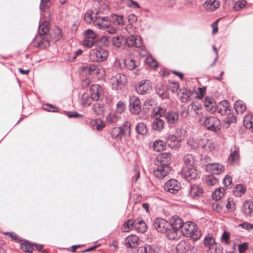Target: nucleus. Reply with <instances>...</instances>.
I'll return each mask as SVG.
<instances>
[{
	"mask_svg": "<svg viewBox=\"0 0 253 253\" xmlns=\"http://www.w3.org/2000/svg\"><path fill=\"white\" fill-rule=\"evenodd\" d=\"M180 234L187 238H190L193 241H197L202 236L197 225L192 221L186 222L183 224Z\"/></svg>",
	"mask_w": 253,
	"mask_h": 253,
	"instance_id": "7ed1b4c3",
	"label": "nucleus"
},
{
	"mask_svg": "<svg viewBox=\"0 0 253 253\" xmlns=\"http://www.w3.org/2000/svg\"><path fill=\"white\" fill-rule=\"evenodd\" d=\"M153 149L156 152H161L165 149L166 143L162 140H156L153 143Z\"/></svg>",
	"mask_w": 253,
	"mask_h": 253,
	"instance_id": "a19ab883",
	"label": "nucleus"
},
{
	"mask_svg": "<svg viewBox=\"0 0 253 253\" xmlns=\"http://www.w3.org/2000/svg\"><path fill=\"white\" fill-rule=\"evenodd\" d=\"M225 189L223 188H217L212 194V199L215 201L219 200L224 195Z\"/></svg>",
	"mask_w": 253,
	"mask_h": 253,
	"instance_id": "49530a36",
	"label": "nucleus"
},
{
	"mask_svg": "<svg viewBox=\"0 0 253 253\" xmlns=\"http://www.w3.org/2000/svg\"><path fill=\"white\" fill-rule=\"evenodd\" d=\"M215 111L221 115H225L228 112H230L229 109V103L226 100L220 102L213 111Z\"/></svg>",
	"mask_w": 253,
	"mask_h": 253,
	"instance_id": "393cba45",
	"label": "nucleus"
},
{
	"mask_svg": "<svg viewBox=\"0 0 253 253\" xmlns=\"http://www.w3.org/2000/svg\"><path fill=\"white\" fill-rule=\"evenodd\" d=\"M204 244L205 246L209 249L217 244L215 243V240L213 238L212 236L210 234H207L205 237Z\"/></svg>",
	"mask_w": 253,
	"mask_h": 253,
	"instance_id": "e433bc0d",
	"label": "nucleus"
},
{
	"mask_svg": "<svg viewBox=\"0 0 253 253\" xmlns=\"http://www.w3.org/2000/svg\"><path fill=\"white\" fill-rule=\"evenodd\" d=\"M180 139L175 135H170L167 139L166 143L171 149H177L180 147Z\"/></svg>",
	"mask_w": 253,
	"mask_h": 253,
	"instance_id": "412c9836",
	"label": "nucleus"
},
{
	"mask_svg": "<svg viewBox=\"0 0 253 253\" xmlns=\"http://www.w3.org/2000/svg\"><path fill=\"white\" fill-rule=\"evenodd\" d=\"M93 101V99L91 98L89 94L84 93L81 97V103L85 107H88Z\"/></svg>",
	"mask_w": 253,
	"mask_h": 253,
	"instance_id": "c9c22d12",
	"label": "nucleus"
},
{
	"mask_svg": "<svg viewBox=\"0 0 253 253\" xmlns=\"http://www.w3.org/2000/svg\"><path fill=\"white\" fill-rule=\"evenodd\" d=\"M204 124L208 130L214 132L220 130L221 127L220 120L214 116L206 117Z\"/></svg>",
	"mask_w": 253,
	"mask_h": 253,
	"instance_id": "0eeeda50",
	"label": "nucleus"
},
{
	"mask_svg": "<svg viewBox=\"0 0 253 253\" xmlns=\"http://www.w3.org/2000/svg\"><path fill=\"white\" fill-rule=\"evenodd\" d=\"M165 118L169 125H174L178 122L179 116L176 112L170 111L166 114Z\"/></svg>",
	"mask_w": 253,
	"mask_h": 253,
	"instance_id": "c85d7f7f",
	"label": "nucleus"
},
{
	"mask_svg": "<svg viewBox=\"0 0 253 253\" xmlns=\"http://www.w3.org/2000/svg\"><path fill=\"white\" fill-rule=\"evenodd\" d=\"M203 192L201 187L197 185H192L189 191V196L193 199H197L202 196Z\"/></svg>",
	"mask_w": 253,
	"mask_h": 253,
	"instance_id": "aec40b11",
	"label": "nucleus"
},
{
	"mask_svg": "<svg viewBox=\"0 0 253 253\" xmlns=\"http://www.w3.org/2000/svg\"><path fill=\"white\" fill-rule=\"evenodd\" d=\"M139 238L134 235L127 236L125 239V243L126 247L134 248L138 245Z\"/></svg>",
	"mask_w": 253,
	"mask_h": 253,
	"instance_id": "a878e982",
	"label": "nucleus"
},
{
	"mask_svg": "<svg viewBox=\"0 0 253 253\" xmlns=\"http://www.w3.org/2000/svg\"><path fill=\"white\" fill-rule=\"evenodd\" d=\"M159 249L155 245L146 244L139 247L136 253H158Z\"/></svg>",
	"mask_w": 253,
	"mask_h": 253,
	"instance_id": "4be33fe9",
	"label": "nucleus"
},
{
	"mask_svg": "<svg viewBox=\"0 0 253 253\" xmlns=\"http://www.w3.org/2000/svg\"><path fill=\"white\" fill-rule=\"evenodd\" d=\"M151 88V86L150 84V81L146 80L144 82L143 81L141 82L136 87V89L139 94L143 95L147 93Z\"/></svg>",
	"mask_w": 253,
	"mask_h": 253,
	"instance_id": "5701e85b",
	"label": "nucleus"
},
{
	"mask_svg": "<svg viewBox=\"0 0 253 253\" xmlns=\"http://www.w3.org/2000/svg\"><path fill=\"white\" fill-rule=\"evenodd\" d=\"M49 30L48 22L41 20L38 29L39 35H36L33 41L35 46L44 48L49 45L50 40V34L48 33Z\"/></svg>",
	"mask_w": 253,
	"mask_h": 253,
	"instance_id": "f257e3e1",
	"label": "nucleus"
},
{
	"mask_svg": "<svg viewBox=\"0 0 253 253\" xmlns=\"http://www.w3.org/2000/svg\"><path fill=\"white\" fill-rule=\"evenodd\" d=\"M54 35L53 37L50 35L49 39L50 40V42H54L59 40L62 37V30L59 27H56L54 30Z\"/></svg>",
	"mask_w": 253,
	"mask_h": 253,
	"instance_id": "79ce46f5",
	"label": "nucleus"
},
{
	"mask_svg": "<svg viewBox=\"0 0 253 253\" xmlns=\"http://www.w3.org/2000/svg\"><path fill=\"white\" fill-rule=\"evenodd\" d=\"M171 162V155L169 153H162L156 158V164L169 166Z\"/></svg>",
	"mask_w": 253,
	"mask_h": 253,
	"instance_id": "6ab92c4d",
	"label": "nucleus"
},
{
	"mask_svg": "<svg viewBox=\"0 0 253 253\" xmlns=\"http://www.w3.org/2000/svg\"><path fill=\"white\" fill-rule=\"evenodd\" d=\"M49 0H41L40 8L42 11H45L49 8Z\"/></svg>",
	"mask_w": 253,
	"mask_h": 253,
	"instance_id": "69168bd1",
	"label": "nucleus"
},
{
	"mask_svg": "<svg viewBox=\"0 0 253 253\" xmlns=\"http://www.w3.org/2000/svg\"><path fill=\"white\" fill-rule=\"evenodd\" d=\"M118 114L116 113V114L113 113L109 114L106 118L107 121L110 123H117L121 118L120 114Z\"/></svg>",
	"mask_w": 253,
	"mask_h": 253,
	"instance_id": "3c124183",
	"label": "nucleus"
},
{
	"mask_svg": "<svg viewBox=\"0 0 253 253\" xmlns=\"http://www.w3.org/2000/svg\"><path fill=\"white\" fill-rule=\"evenodd\" d=\"M164 121L160 118H156L152 124V129L158 131L162 130L164 126Z\"/></svg>",
	"mask_w": 253,
	"mask_h": 253,
	"instance_id": "2f4dec72",
	"label": "nucleus"
},
{
	"mask_svg": "<svg viewBox=\"0 0 253 253\" xmlns=\"http://www.w3.org/2000/svg\"><path fill=\"white\" fill-rule=\"evenodd\" d=\"M136 132L140 135H144L148 132L146 125L144 123H139L135 127Z\"/></svg>",
	"mask_w": 253,
	"mask_h": 253,
	"instance_id": "37998d69",
	"label": "nucleus"
},
{
	"mask_svg": "<svg viewBox=\"0 0 253 253\" xmlns=\"http://www.w3.org/2000/svg\"><path fill=\"white\" fill-rule=\"evenodd\" d=\"M234 109L237 113L242 114L246 109V106L241 100L236 101L234 103Z\"/></svg>",
	"mask_w": 253,
	"mask_h": 253,
	"instance_id": "c03bdc74",
	"label": "nucleus"
},
{
	"mask_svg": "<svg viewBox=\"0 0 253 253\" xmlns=\"http://www.w3.org/2000/svg\"><path fill=\"white\" fill-rule=\"evenodd\" d=\"M183 161L186 165L185 167H193L195 159L194 157L191 154H187L183 157Z\"/></svg>",
	"mask_w": 253,
	"mask_h": 253,
	"instance_id": "8fccbe9b",
	"label": "nucleus"
},
{
	"mask_svg": "<svg viewBox=\"0 0 253 253\" xmlns=\"http://www.w3.org/2000/svg\"><path fill=\"white\" fill-rule=\"evenodd\" d=\"M98 3L99 8L98 9H95V20L94 21V25L99 29H105L109 26V22L106 17L100 16L99 14L109 10L108 2L106 0H101L98 1Z\"/></svg>",
	"mask_w": 253,
	"mask_h": 253,
	"instance_id": "f03ea898",
	"label": "nucleus"
},
{
	"mask_svg": "<svg viewBox=\"0 0 253 253\" xmlns=\"http://www.w3.org/2000/svg\"><path fill=\"white\" fill-rule=\"evenodd\" d=\"M88 93L90 95L91 98L93 99V101H99L101 100L103 92L100 85L94 84L90 87Z\"/></svg>",
	"mask_w": 253,
	"mask_h": 253,
	"instance_id": "4468645a",
	"label": "nucleus"
},
{
	"mask_svg": "<svg viewBox=\"0 0 253 253\" xmlns=\"http://www.w3.org/2000/svg\"><path fill=\"white\" fill-rule=\"evenodd\" d=\"M247 4V1L244 0H240L237 1L234 5L233 8L235 11H239L243 8Z\"/></svg>",
	"mask_w": 253,
	"mask_h": 253,
	"instance_id": "13d9d810",
	"label": "nucleus"
},
{
	"mask_svg": "<svg viewBox=\"0 0 253 253\" xmlns=\"http://www.w3.org/2000/svg\"><path fill=\"white\" fill-rule=\"evenodd\" d=\"M170 227L168 234L169 240H176L180 236V231L183 223L182 219L178 216H173L169 220Z\"/></svg>",
	"mask_w": 253,
	"mask_h": 253,
	"instance_id": "20e7f679",
	"label": "nucleus"
},
{
	"mask_svg": "<svg viewBox=\"0 0 253 253\" xmlns=\"http://www.w3.org/2000/svg\"><path fill=\"white\" fill-rule=\"evenodd\" d=\"M111 42L113 45L120 47L125 43V38L122 36H116L112 37Z\"/></svg>",
	"mask_w": 253,
	"mask_h": 253,
	"instance_id": "58836bf2",
	"label": "nucleus"
},
{
	"mask_svg": "<svg viewBox=\"0 0 253 253\" xmlns=\"http://www.w3.org/2000/svg\"><path fill=\"white\" fill-rule=\"evenodd\" d=\"M211 207L214 211L220 212L222 209L223 205L221 202H218L217 201H216L212 204Z\"/></svg>",
	"mask_w": 253,
	"mask_h": 253,
	"instance_id": "338daca9",
	"label": "nucleus"
},
{
	"mask_svg": "<svg viewBox=\"0 0 253 253\" xmlns=\"http://www.w3.org/2000/svg\"><path fill=\"white\" fill-rule=\"evenodd\" d=\"M95 12L94 13L93 11H87L84 16V19L85 21V22L87 24H90L93 22L94 23V21L95 20V17L93 16V15L95 14Z\"/></svg>",
	"mask_w": 253,
	"mask_h": 253,
	"instance_id": "603ef678",
	"label": "nucleus"
},
{
	"mask_svg": "<svg viewBox=\"0 0 253 253\" xmlns=\"http://www.w3.org/2000/svg\"><path fill=\"white\" fill-rule=\"evenodd\" d=\"M156 92L162 99H165L168 97V94L166 88L162 85H158L156 87Z\"/></svg>",
	"mask_w": 253,
	"mask_h": 253,
	"instance_id": "09e8293b",
	"label": "nucleus"
},
{
	"mask_svg": "<svg viewBox=\"0 0 253 253\" xmlns=\"http://www.w3.org/2000/svg\"><path fill=\"white\" fill-rule=\"evenodd\" d=\"M83 71L89 74L97 75L101 73L103 70L102 67L98 64H90L82 67Z\"/></svg>",
	"mask_w": 253,
	"mask_h": 253,
	"instance_id": "a211bd4d",
	"label": "nucleus"
},
{
	"mask_svg": "<svg viewBox=\"0 0 253 253\" xmlns=\"http://www.w3.org/2000/svg\"><path fill=\"white\" fill-rule=\"evenodd\" d=\"M111 20L115 25L118 26H123L125 23V20L123 15L112 14L111 16Z\"/></svg>",
	"mask_w": 253,
	"mask_h": 253,
	"instance_id": "ea45409f",
	"label": "nucleus"
},
{
	"mask_svg": "<svg viewBox=\"0 0 253 253\" xmlns=\"http://www.w3.org/2000/svg\"><path fill=\"white\" fill-rule=\"evenodd\" d=\"M176 251L178 253H185L189 250V244L185 240H181L176 245Z\"/></svg>",
	"mask_w": 253,
	"mask_h": 253,
	"instance_id": "72a5a7b5",
	"label": "nucleus"
},
{
	"mask_svg": "<svg viewBox=\"0 0 253 253\" xmlns=\"http://www.w3.org/2000/svg\"><path fill=\"white\" fill-rule=\"evenodd\" d=\"M217 179L213 176H208L205 179V183L209 186H212L217 182Z\"/></svg>",
	"mask_w": 253,
	"mask_h": 253,
	"instance_id": "4d7b16f0",
	"label": "nucleus"
},
{
	"mask_svg": "<svg viewBox=\"0 0 253 253\" xmlns=\"http://www.w3.org/2000/svg\"><path fill=\"white\" fill-rule=\"evenodd\" d=\"M126 5L130 8H140L139 3L133 0H126L125 1Z\"/></svg>",
	"mask_w": 253,
	"mask_h": 253,
	"instance_id": "e2e57ef3",
	"label": "nucleus"
},
{
	"mask_svg": "<svg viewBox=\"0 0 253 253\" xmlns=\"http://www.w3.org/2000/svg\"><path fill=\"white\" fill-rule=\"evenodd\" d=\"M153 225L158 232L165 233L168 237L170 224L167 220L160 217L156 218L153 221Z\"/></svg>",
	"mask_w": 253,
	"mask_h": 253,
	"instance_id": "6e6552de",
	"label": "nucleus"
},
{
	"mask_svg": "<svg viewBox=\"0 0 253 253\" xmlns=\"http://www.w3.org/2000/svg\"><path fill=\"white\" fill-rule=\"evenodd\" d=\"M188 145L190 146V148L192 150H196L197 148H198L200 146H201L202 148H204L206 149H207V147H209V150L211 151L213 148H214V146L213 144H212L211 142H208L205 144H198L195 141L191 140L189 141L188 142Z\"/></svg>",
	"mask_w": 253,
	"mask_h": 253,
	"instance_id": "c756f323",
	"label": "nucleus"
},
{
	"mask_svg": "<svg viewBox=\"0 0 253 253\" xmlns=\"http://www.w3.org/2000/svg\"><path fill=\"white\" fill-rule=\"evenodd\" d=\"M181 175L183 178L190 181L199 176V171L194 167H185L182 168Z\"/></svg>",
	"mask_w": 253,
	"mask_h": 253,
	"instance_id": "9d476101",
	"label": "nucleus"
},
{
	"mask_svg": "<svg viewBox=\"0 0 253 253\" xmlns=\"http://www.w3.org/2000/svg\"><path fill=\"white\" fill-rule=\"evenodd\" d=\"M130 126L129 122H126L122 127H114L111 132L112 136L121 140L123 136L130 134Z\"/></svg>",
	"mask_w": 253,
	"mask_h": 253,
	"instance_id": "39448f33",
	"label": "nucleus"
},
{
	"mask_svg": "<svg viewBox=\"0 0 253 253\" xmlns=\"http://www.w3.org/2000/svg\"><path fill=\"white\" fill-rule=\"evenodd\" d=\"M125 109L124 103L121 101H118L116 104V113L120 115L124 111Z\"/></svg>",
	"mask_w": 253,
	"mask_h": 253,
	"instance_id": "680f3d73",
	"label": "nucleus"
},
{
	"mask_svg": "<svg viewBox=\"0 0 253 253\" xmlns=\"http://www.w3.org/2000/svg\"><path fill=\"white\" fill-rule=\"evenodd\" d=\"M126 82V76L121 74H117L111 79L112 88L115 89L121 88L125 85Z\"/></svg>",
	"mask_w": 253,
	"mask_h": 253,
	"instance_id": "f8f14e48",
	"label": "nucleus"
},
{
	"mask_svg": "<svg viewBox=\"0 0 253 253\" xmlns=\"http://www.w3.org/2000/svg\"><path fill=\"white\" fill-rule=\"evenodd\" d=\"M131 229H135V220L129 219L124 224V231L128 232Z\"/></svg>",
	"mask_w": 253,
	"mask_h": 253,
	"instance_id": "de8ad7c7",
	"label": "nucleus"
},
{
	"mask_svg": "<svg viewBox=\"0 0 253 253\" xmlns=\"http://www.w3.org/2000/svg\"><path fill=\"white\" fill-rule=\"evenodd\" d=\"M226 114L227 115V117L225 120V123L231 124L236 122V117L233 114L230 113V112H228Z\"/></svg>",
	"mask_w": 253,
	"mask_h": 253,
	"instance_id": "0e129e2a",
	"label": "nucleus"
},
{
	"mask_svg": "<svg viewBox=\"0 0 253 253\" xmlns=\"http://www.w3.org/2000/svg\"><path fill=\"white\" fill-rule=\"evenodd\" d=\"M33 244L28 241H25L21 245V249L27 253H32L33 250Z\"/></svg>",
	"mask_w": 253,
	"mask_h": 253,
	"instance_id": "864d4df0",
	"label": "nucleus"
},
{
	"mask_svg": "<svg viewBox=\"0 0 253 253\" xmlns=\"http://www.w3.org/2000/svg\"><path fill=\"white\" fill-rule=\"evenodd\" d=\"M244 126L247 128L253 129V117L250 118V116H246L244 120Z\"/></svg>",
	"mask_w": 253,
	"mask_h": 253,
	"instance_id": "6e6d98bb",
	"label": "nucleus"
},
{
	"mask_svg": "<svg viewBox=\"0 0 253 253\" xmlns=\"http://www.w3.org/2000/svg\"><path fill=\"white\" fill-rule=\"evenodd\" d=\"M156 167L154 169V174L159 179H162L166 176L170 171L169 166L155 164Z\"/></svg>",
	"mask_w": 253,
	"mask_h": 253,
	"instance_id": "9b49d317",
	"label": "nucleus"
},
{
	"mask_svg": "<svg viewBox=\"0 0 253 253\" xmlns=\"http://www.w3.org/2000/svg\"><path fill=\"white\" fill-rule=\"evenodd\" d=\"M167 192L171 194H176L181 188L180 182L175 179H170L167 181L164 186Z\"/></svg>",
	"mask_w": 253,
	"mask_h": 253,
	"instance_id": "1a4fd4ad",
	"label": "nucleus"
},
{
	"mask_svg": "<svg viewBox=\"0 0 253 253\" xmlns=\"http://www.w3.org/2000/svg\"><path fill=\"white\" fill-rule=\"evenodd\" d=\"M95 102H96L94 103L93 105L91 110L95 115L103 116L105 110V108L103 104L101 103V100Z\"/></svg>",
	"mask_w": 253,
	"mask_h": 253,
	"instance_id": "bb28decb",
	"label": "nucleus"
},
{
	"mask_svg": "<svg viewBox=\"0 0 253 253\" xmlns=\"http://www.w3.org/2000/svg\"><path fill=\"white\" fill-rule=\"evenodd\" d=\"M147 225L143 219L135 220V230L139 233H143L147 230Z\"/></svg>",
	"mask_w": 253,
	"mask_h": 253,
	"instance_id": "f704fd0d",
	"label": "nucleus"
},
{
	"mask_svg": "<svg viewBox=\"0 0 253 253\" xmlns=\"http://www.w3.org/2000/svg\"><path fill=\"white\" fill-rule=\"evenodd\" d=\"M146 62L151 68H155L158 66L157 61L152 57H148L146 59Z\"/></svg>",
	"mask_w": 253,
	"mask_h": 253,
	"instance_id": "774afa93",
	"label": "nucleus"
},
{
	"mask_svg": "<svg viewBox=\"0 0 253 253\" xmlns=\"http://www.w3.org/2000/svg\"><path fill=\"white\" fill-rule=\"evenodd\" d=\"M239 158V150L236 146L234 147V150L232 148L231 153L228 157V160L231 164L235 163Z\"/></svg>",
	"mask_w": 253,
	"mask_h": 253,
	"instance_id": "473e14b6",
	"label": "nucleus"
},
{
	"mask_svg": "<svg viewBox=\"0 0 253 253\" xmlns=\"http://www.w3.org/2000/svg\"><path fill=\"white\" fill-rule=\"evenodd\" d=\"M219 6V2L216 0H207L203 5L206 9L211 11L216 10Z\"/></svg>",
	"mask_w": 253,
	"mask_h": 253,
	"instance_id": "7c9ffc66",
	"label": "nucleus"
},
{
	"mask_svg": "<svg viewBox=\"0 0 253 253\" xmlns=\"http://www.w3.org/2000/svg\"><path fill=\"white\" fill-rule=\"evenodd\" d=\"M108 56V51L103 47H99L90 51L89 59L93 62H100L106 60Z\"/></svg>",
	"mask_w": 253,
	"mask_h": 253,
	"instance_id": "423d86ee",
	"label": "nucleus"
},
{
	"mask_svg": "<svg viewBox=\"0 0 253 253\" xmlns=\"http://www.w3.org/2000/svg\"><path fill=\"white\" fill-rule=\"evenodd\" d=\"M84 39L83 41L84 46L90 48L92 46L95 42L96 35L91 29H88L84 32Z\"/></svg>",
	"mask_w": 253,
	"mask_h": 253,
	"instance_id": "ddd939ff",
	"label": "nucleus"
},
{
	"mask_svg": "<svg viewBox=\"0 0 253 253\" xmlns=\"http://www.w3.org/2000/svg\"><path fill=\"white\" fill-rule=\"evenodd\" d=\"M202 109V106L200 104L192 103L189 105V109H190V115L198 116L202 117L203 114L200 111Z\"/></svg>",
	"mask_w": 253,
	"mask_h": 253,
	"instance_id": "cd10ccee",
	"label": "nucleus"
},
{
	"mask_svg": "<svg viewBox=\"0 0 253 253\" xmlns=\"http://www.w3.org/2000/svg\"><path fill=\"white\" fill-rule=\"evenodd\" d=\"M242 212L246 217L251 216L253 212V202L251 200L246 201L243 204Z\"/></svg>",
	"mask_w": 253,
	"mask_h": 253,
	"instance_id": "b1692460",
	"label": "nucleus"
},
{
	"mask_svg": "<svg viewBox=\"0 0 253 253\" xmlns=\"http://www.w3.org/2000/svg\"><path fill=\"white\" fill-rule=\"evenodd\" d=\"M246 191V188L242 184H237L233 188L234 195L240 197L243 196Z\"/></svg>",
	"mask_w": 253,
	"mask_h": 253,
	"instance_id": "4c0bfd02",
	"label": "nucleus"
},
{
	"mask_svg": "<svg viewBox=\"0 0 253 253\" xmlns=\"http://www.w3.org/2000/svg\"><path fill=\"white\" fill-rule=\"evenodd\" d=\"M214 104V99L212 98L206 97L204 100V105L206 107H210V111L213 112L212 108Z\"/></svg>",
	"mask_w": 253,
	"mask_h": 253,
	"instance_id": "5fc2aeb1",
	"label": "nucleus"
},
{
	"mask_svg": "<svg viewBox=\"0 0 253 253\" xmlns=\"http://www.w3.org/2000/svg\"><path fill=\"white\" fill-rule=\"evenodd\" d=\"M206 169L211 173L219 174L224 170L225 168L219 163H209L206 165Z\"/></svg>",
	"mask_w": 253,
	"mask_h": 253,
	"instance_id": "f3484780",
	"label": "nucleus"
},
{
	"mask_svg": "<svg viewBox=\"0 0 253 253\" xmlns=\"http://www.w3.org/2000/svg\"><path fill=\"white\" fill-rule=\"evenodd\" d=\"M208 253H223V248L219 244H217L210 249Z\"/></svg>",
	"mask_w": 253,
	"mask_h": 253,
	"instance_id": "052dcab7",
	"label": "nucleus"
},
{
	"mask_svg": "<svg viewBox=\"0 0 253 253\" xmlns=\"http://www.w3.org/2000/svg\"><path fill=\"white\" fill-rule=\"evenodd\" d=\"M125 43L129 47L140 48L142 46V42L140 36L131 35L125 39Z\"/></svg>",
	"mask_w": 253,
	"mask_h": 253,
	"instance_id": "2eb2a0df",
	"label": "nucleus"
},
{
	"mask_svg": "<svg viewBox=\"0 0 253 253\" xmlns=\"http://www.w3.org/2000/svg\"><path fill=\"white\" fill-rule=\"evenodd\" d=\"M156 105V100L154 99H149L145 100L143 103L144 107L146 109L149 110L150 108Z\"/></svg>",
	"mask_w": 253,
	"mask_h": 253,
	"instance_id": "bf43d9fd",
	"label": "nucleus"
},
{
	"mask_svg": "<svg viewBox=\"0 0 253 253\" xmlns=\"http://www.w3.org/2000/svg\"><path fill=\"white\" fill-rule=\"evenodd\" d=\"M126 68L128 70H131L135 69L138 64V62L132 59H126L124 62Z\"/></svg>",
	"mask_w": 253,
	"mask_h": 253,
	"instance_id": "a18cd8bd",
	"label": "nucleus"
},
{
	"mask_svg": "<svg viewBox=\"0 0 253 253\" xmlns=\"http://www.w3.org/2000/svg\"><path fill=\"white\" fill-rule=\"evenodd\" d=\"M129 107L131 113L138 114L141 111L140 99L135 96L129 97Z\"/></svg>",
	"mask_w": 253,
	"mask_h": 253,
	"instance_id": "dca6fc26",
	"label": "nucleus"
}]
</instances>
